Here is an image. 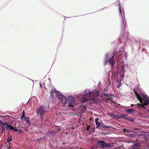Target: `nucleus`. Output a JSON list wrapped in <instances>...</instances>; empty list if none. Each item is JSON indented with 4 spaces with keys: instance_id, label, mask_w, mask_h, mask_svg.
I'll return each instance as SVG.
<instances>
[{
    "instance_id": "nucleus-36",
    "label": "nucleus",
    "mask_w": 149,
    "mask_h": 149,
    "mask_svg": "<svg viewBox=\"0 0 149 149\" xmlns=\"http://www.w3.org/2000/svg\"><path fill=\"white\" fill-rule=\"evenodd\" d=\"M123 24L124 25H125L124 22H123Z\"/></svg>"
},
{
    "instance_id": "nucleus-1",
    "label": "nucleus",
    "mask_w": 149,
    "mask_h": 149,
    "mask_svg": "<svg viewBox=\"0 0 149 149\" xmlns=\"http://www.w3.org/2000/svg\"><path fill=\"white\" fill-rule=\"evenodd\" d=\"M100 94L98 92L95 93V91L89 92L88 93L85 95V96L81 98V100L83 102L86 101H93L95 100V97L98 96Z\"/></svg>"
},
{
    "instance_id": "nucleus-7",
    "label": "nucleus",
    "mask_w": 149,
    "mask_h": 149,
    "mask_svg": "<svg viewBox=\"0 0 149 149\" xmlns=\"http://www.w3.org/2000/svg\"><path fill=\"white\" fill-rule=\"evenodd\" d=\"M104 96H105V98L104 99V101L106 102H109V100L111 101L112 99V95L104 94Z\"/></svg>"
},
{
    "instance_id": "nucleus-34",
    "label": "nucleus",
    "mask_w": 149,
    "mask_h": 149,
    "mask_svg": "<svg viewBox=\"0 0 149 149\" xmlns=\"http://www.w3.org/2000/svg\"><path fill=\"white\" fill-rule=\"evenodd\" d=\"M114 55H113V56L112 57L111 59V60L112 59H113V58L114 57Z\"/></svg>"
},
{
    "instance_id": "nucleus-25",
    "label": "nucleus",
    "mask_w": 149,
    "mask_h": 149,
    "mask_svg": "<svg viewBox=\"0 0 149 149\" xmlns=\"http://www.w3.org/2000/svg\"><path fill=\"white\" fill-rule=\"evenodd\" d=\"M45 138V137L43 136L42 137L40 138V139H37V141L38 140V141H40L41 140H43V139H44Z\"/></svg>"
},
{
    "instance_id": "nucleus-27",
    "label": "nucleus",
    "mask_w": 149,
    "mask_h": 149,
    "mask_svg": "<svg viewBox=\"0 0 149 149\" xmlns=\"http://www.w3.org/2000/svg\"><path fill=\"white\" fill-rule=\"evenodd\" d=\"M17 131H18L19 132H22V130L20 129H18L17 130Z\"/></svg>"
},
{
    "instance_id": "nucleus-17",
    "label": "nucleus",
    "mask_w": 149,
    "mask_h": 149,
    "mask_svg": "<svg viewBox=\"0 0 149 149\" xmlns=\"http://www.w3.org/2000/svg\"><path fill=\"white\" fill-rule=\"evenodd\" d=\"M121 80H118V79H117V82L118 83L119 85L117 87L118 88H119V87L121 86Z\"/></svg>"
},
{
    "instance_id": "nucleus-32",
    "label": "nucleus",
    "mask_w": 149,
    "mask_h": 149,
    "mask_svg": "<svg viewBox=\"0 0 149 149\" xmlns=\"http://www.w3.org/2000/svg\"><path fill=\"white\" fill-rule=\"evenodd\" d=\"M89 127H87V130H89Z\"/></svg>"
},
{
    "instance_id": "nucleus-9",
    "label": "nucleus",
    "mask_w": 149,
    "mask_h": 149,
    "mask_svg": "<svg viewBox=\"0 0 149 149\" xmlns=\"http://www.w3.org/2000/svg\"><path fill=\"white\" fill-rule=\"evenodd\" d=\"M108 115L114 119H118V118H121V116H118L115 115L112 113H109Z\"/></svg>"
},
{
    "instance_id": "nucleus-10",
    "label": "nucleus",
    "mask_w": 149,
    "mask_h": 149,
    "mask_svg": "<svg viewBox=\"0 0 149 149\" xmlns=\"http://www.w3.org/2000/svg\"><path fill=\"white\" fill-rule=\"evenodd\" d=\"M99 120V119L97 118H96L95 120V124L96 125V128H98L100 126L101 124L98 121Z\"/></svg>"
},
{
    "instance_id": "nucleus-35",
    "label": "nucleus",
    "mask_w": 149,
    "mask_h": 149,
    "mask_svg": "<svg viewBox=\"0 0 149 149\" xmlns=\"http://www.w3.org/2000/svg\"><path fill=\"white\" fill-rule=\"evenodd\" d=\"M121 76H122V78H123V75H121Z\"/></svg>"
},
{
    "instance_id": "nucleus-13",
    "label": "nucleus",
    "mask_w": 149,
    "mask_h": 149,
    "mask_svg": "<svg viewBox=\"0 0 149 149\" xmlns=\"http://www.w3.org/2000/svg\"><path fill=\"white\" fill-rule=\"evenodd\" d=\"M25 120L26 122V123L28 124L29 125H30V119L28 117L25 118Z\"/></svg>"
},
{
    "instance_id": "nucleus-18",
    "label": "nucleus",
    "mask_w": 149,
    "mask_h": 149,
    "mask_svg": "<svg viewBox=\"0 0 149 149\" xmlns=\"http://www.w3.org/2000/svg\"><path fill=\"white\" fill-rule=\"evenodd\" d=\"M6 127H5V126H3V125L2 126H1V132H5V130Z\"/></svg>"
},
{
    "instance_id": "nucleus-8",
    "label": "nucleus",
    "mask_w": 149,
    "mask_h": 149,
    "mask_svg": "<svg viewBox=\"0 0 149 149\" xmlns=\"http://www.w3.org/2000/svg\"><path fill=\"white\" fill-rule=\"evenodd\" d=\"M140 144L139 143H136L134 146H131L129 149H139Z\"/></svg>"
},
{
    "instance_id": "nucleus-23",
    "label": "nucleus",
    "mask_w": 149,
    "mask_h": 149,
    "mask_svg": "<svg viewBox=\"0 0 149 149\" xmlns=\"http://www.w3.org/2000/svg\"><path fill=\"white\" fill-rule=\"evenodd\" d=\"M12 139L11 137H8L7 139V141L8 142H10L12 141Z\"/></svg>"
},
{
    "instance_id": "nucleus-22",
    "label": "nucleus",
    "mask_w": 149,
    "mask_h": 149,
    "mask_svg": "<svg viewBox=\"0 0 149 149\" xmlns=\"http://www.w3.org/2000/svg\"><path fill=\"white\" fill-rule=\"evenodd\" d=\"M24 111H23V113L21 117V119L22 120L25 117V114H24Z\"/></svg>"
},
{
    "instance_id": "nucleus-20",
    "label": "nucleus",
    "mask_w": 149,
    "mask_h": 149,
    "mask_svg": "<svg viewBox=\"0 0 149 149\" xmlns=\"http://www.w3.org/2000/svg\"><path fill=\"white\" fill-rule=\"evenodd\" d=\"M101 127H102L105 128H107V129L111 128V127H110L109 126H106L105 125H101Z\"/></svg>"
},
{
    "instance_id": "nucleus-31",
    "label": "nucleus",
    "mask_w": 149,
    "mask_h": 149,
    "mask_svg": "<svg viewBox=\"0 0 149 149\" xmlns=\"http://www.w3.org/2000/svg\"><path fill=\"white\" fill-rule=\"evenodd\" d=\"M54 132H53V131H51L50 132H49V133L50 134H51L52 133H54Z\"/></svg>"
},
{
    "instance_id": "nucleus-37",
    "label": "nucleus",
    "mask_w": 149,
    "mask_h": 149,
    "mask_svg": "<svg viewBox=\"0 0 149 149\" xmlns=\"http://www.w3.org/2000/svg\"><path fill=\"white\" fill-rule=\"evenodd\" d=\"M9 148H10V146H9Z\"/></svg>"
},
{
    "instance_id": "nucleus-16",
    "label": "nucleus",
    "mask_w": 149,
    "mask_h": 149,
    "mask_svg": "<svg viewBox=\"0 0 149 149\" xmlns=\"http://www.w3.org/2000/svg\"><path fill=\"white\" fill-rule=\"evenodd\" d=\"M123 131L124 132H127V133H128V134H129L131 132H133V130H127L126 129H124L123 130Z\"/></svg>"
},
{
    "instance_id": "nucleus-30",
    "label": "nucleus",
    "mask_w": 149,
    "mask_h": 149,
    "mask_svg": "<svg viewBox=\"0 0 149 149\" xmlns=\"http://www.w3.org/2000/svg\"><path fill=\"white\" fill-rule=\"evenodd\" d=\"M84 109L85 110H86V107L85 106H84Z\"/></svg>"
},
{
    "instance_id": "nucleus-6",
    "label": "nucleus",
    "mask_w": 149,
    "mask_h": 149,
    "mask_svg": "<svg viewBox=\"0 0 149 149\" xmlns=\"http://www.w3.org/2000/svg\"><path fill=\"white\" fill-rule=\"evenodd\" d=\"M68 103L69 105L68 107L73 106L75 104L74 99L72 97H70L69 98Z\"/></svg>"
},
{
    "instance_id": "nucleus-38",
    "label": "nucleus",
    "mask_w": 149,
    "mask_h": 149,
    "mask_svg": "<svg viewBox=\"0 0 149 149\" xmlns=\"http://www.w3.org/2000/svg\"><path fill=\"white\" fill-rule=\"evenodd\" d=\"M0 149H1V148H0Z\"/></svg>"
},
{
    "instance_id": "nucleus-33",
    "label": "nucleus",
    "mask_w": 149,
    "mask_h": 149,
    "mask_svg": "<svg viewBox=\"0 0 149 149\" xmlns=\"http://www.w3.org/2000/svg\"><path fill=\"white\" fill-rule=\"evenodd\" d=\"M135 106V105H134V104H131V106L132 107V106Z\"/></svg>"
},
{
    "instance_id": "nucleus-12",
    "label": "nucleus",
    "mask_w": 149,
    "mask_h": 149,
    "mask_svg": "<svg viewBox=\"0 0 149 149\" xmlns=\"http://www.w3.org/2000/svg\"><path fill=\"white\" fill-rule=\"evenodd\" d=\"M128 113H132L134 112V111L133 109H126L125 110Z\"/></svg>"
},
{
    "instance_id": "nucleus-29",
    "label": "nucleus",
    "mask_w": 149,
    "mask_h": 149,
    "mask_svg": "<svg viewBox=\"0 0 149 149\" xmlns=\"http://www.w3.org/2000/svg\"><path fill=\"white\" fill-rule=\"evenodd\" d=\"M114 149H121L120 148V147H118L115 148Z\"/></svg>"
},
{
    "instance_id": "nucleus-5",
    "label": "nucleus",
    "mask_w": 149,
    "mask_h": 149,
    "mask_svg": "<svg viewBox=\"0 0 149 149\" xmlns=\"http://www.w3.org/2000/svg\"><path fill=\"white\" fill-rule=\"evenodd\" d=\"M56 92L57 93V96L58 97V98L60 100H62L63 99L64 100V105L66 104L67 103V99L66 97H64V96L62 94H61V93L58 92H57L56 91Z\"/></svg>"
},
{
    "instance_id": "nucleus-19",
    "label": "nucleus",
    "mask_w": 149,
    "mask_h": 149,
    "mask_svg": "<svg viewBox=\"0 0 149 149\" xmlns=\"http://www.w3.org/2000/svg\"><path fill=\"white\" fill-rule=\"evenodd\" d=\"M109 62L111 66L112 67L114 63H115V61H109Z\"/></svg>"
},
{
    "instance_id": "nucleus-3",
    "label": "nucleus",
    "mask_w": 149,
    "mask_h": 149,
    "mask_svg": "<svg viewBox=\"0 0 149 149\" xmlns=\"http://www.w3.org/2000/svg\"><path fill=\"white\" fill-rule=\"evenodd\" d=\"M49 106L47 108L45 107L43 105L40 106L36 110L37 113L38 115H40L41 116V118H42V116L43 114L45 113L48 109Z\"/></svg>"
},
{
    "instance_id": "nucleus-2",
    "label": "nucleus",
    "mask_w": 149,
    "mask_h": 149,
    "mask_svg": "<svg viewBox=\"0 0 149 149\" xmlns=\"http://www.w3.org/2000/svg\"><path fill=\"white\" fill-rule=\"evenodd\" d=\"M135 94L136 96L137 99L140 101V103L141 104L138 103L137 104V106L139 107H140L141 108H145L144 105H149V99L146 98L144 97L143 98L144 103L143 104H142L143 103V100L142 99L140 95H139L136 92H135Z\"/></svg>"
},
{
    "instance_id": "nucleus-14",
    "label": "nucleus",
    "mask_w": 149,
    "mask_h": 149,
    "mask_svg": "<svg viewBox=\"0 0 149 149\" xmlns=\"http://www.w3.org/2000/svg\"><path fill=\"white\" fill-rule=\"evenodd\" d=\"M122 118L125 119L126 120H129V118L127 116V114H123L122 115V116L121 117Z\"/></svg>"
},
{
    "instance_id": "nucleus-4",
    "label": "nucleus",
    "mask_w": 149,
    "mask_h": 149,
    "mask_svg": "<svg viewBox=\"0 0 149 149\" xmlns=\"http://www.w3.org/2000/svg\"><path fill=\"white\" fill-rule=\"evenodd\" d=\"M97 143L100 144V146L102 148L105 147H110L112 146L113 144L111 143H107L103 141H97Z\"/></svg>"
},
{
    "instance_id": "nucleus-28",
    "label": "nucleus",
    "mask_w": 149,
    "mask_h": 149,
    "mask_svg": "<svg viewBox=\"0 0 149 149\" xmlns=\"http://www.w3.org/2000/svg\"><path fill=\"white\" fill-rule=\"evenodd\" d=\"M119 10L120 13H121V8L120 6H119Z\"/></svg>"
},
{
    "instance_id": "nucleus-24",
    "label": "nucleus",
    "mask_w": 149,
    "mask_h": 149,
    "mask_svg": "<svg viewBox=\"0 0 149 149\" xmlns=\"http://www.w3.org/2000/svg\"><path fill=\"white\" fill-rule=\"evenodd\" d=\"M51 97H53V90H52L50 93Z\"/></svg>"
},
{
    "instance_id": "nucleus-21",
    "label": "nucleus",
    "mask_w": 149,
    "mask_h": 149,
    "mask_svg": "<svg viewBox=\"0 0 149 149\" xmlns=\"http://www.w3.org/2000/svg\"><path fill=\"white\" fill-rule=\"evenodd\" d=\"M0 124H2L3 125V126H6L7 124L6 123L3 122V121L1 120H0Z\"/></svg>"
},
{
    "instance_id": "nucleus-11",
    "label": "nucleus",
    "mask_w": 149,
    "mask_h": 149,
    "mask_svg": "<svg viewBox=\"0 0 149 149\" xmlns=\"http://www.w3.org/2000/svg\"><path fill=\"white\" fill-rule=\"evenodd\" d=\"M6 129L8 130H13L14 129V127H13L12 126H10L9 125H8L7 124L6 125Z\"/></svg>"
},
{
    "instance_id": "nucleus-15",
    "label": "nucleus",
    "mask_w": 149,
    "mask_h": 149,
    "mask_svg": "<svg viewBox=\"0 0 149 149\" xmlns=\"http://www.w3.org/2000/svg\"><path fill=\"white\" fill-rule=\"evenodd\" d=\"M135 134H136L134 133L132 134L130 133L129 134H127V135L130 137L134 138L136 136Z\"/></svg>"
},
{
    "instance_id": "nucleus-26",
    "label": "nucleus",
    "mask_w": 149,
    "mask_h": 149,
    "mask_svg": "<svg viewBox=\"0 0 149 149\" xmlns=\"http://www.w3.org/2000/svg\"><path fill=\"white\" fill-rule=\"evenodd\" d=\"M17 130L16 127H15V128H14V129L13 130H14L15 132H17Z\"/></svg>"
}]
</instances>
